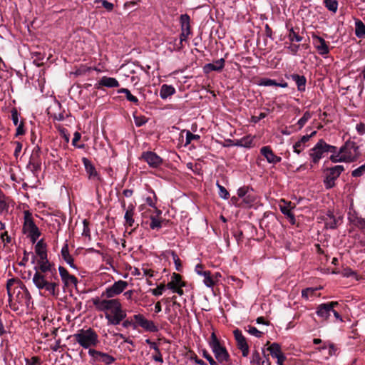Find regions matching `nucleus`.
<instances>
[{"instance_id": "f257e3e1", "label": "nucleus", "mask_w": 365, "mask_h": 365, "mask_svg": "<svg viewBox=\"0 0 365 365\" xmlns=\"http://www.w3.org/2000/svg\"><path fill=\"white\" fill-rule=\"evenodd\" d=\"M92 302L98 311L104 312L108 325H118L126 317V312L118 299H101L96 297Z\"/></svg>"}, {"instance_id": "f03ea898", "label": "nucleus", "mask_w": 365, "mask_h": 365, "mask_svg": "<svg viewBox=\"0 0 365 365\" xmlns=\"http://www.w3.org/2000/svg\"><path fill=\"white\" fill-rule=\"evenodd\" d=\"M35 273L32 277V282L39 291H44L47 295L56 297L59 293V279L51 274H43L38 272L37 267H34Z\"/></svg>"}, {"instance_id": "7ed1b4c3", "label": "nucleus", "mask_w": 365, "mask_h": 365, "mask_svg": "<svg viewBox=\"0 0 365 365\" xmlns=\"http://www.w3.org/2000/svg\"><path fill=\"white\" fill-rule=\"evenodd\" d=\"M359 156V146L354 141H347L340 148L339 150L331 154L330 160L336 163L340 162L351 163L356 160Z\"/></svg>"}, {"instance_id": "20e7f679", "label": "nucleus", "mask_w": 365, "mask_h": 365, "mask_svg": "<svg viewBox=\"0 0 365 365\" xmlns=\"http://www.w3.org/2000/svg\"><path fill=\"white\" fill-rule=\"evenodd\" d=\"M72 336L81 346L88 350L99 343L97 333L91 328L80 329Z\"/></svg>"}, {"instance_id": "39448f33", "label": "nucleus", "mask_w": 365, "mask_h": 365, "mask_svg": "<svg viewBox=\"0 0 365 365\" xmlns=\"http://www.w3.org/2000/svg\"><path fill=\"white\" fill-rule=\"evenodd\" d=\"M217 361L222 365H230V357L226 348L221 345L215 332H212L208 341Z\"/></svg>"}, {"instance_id": "423d86ee", "label": "nucleus", "mask_w": 365, "mask_h": 365, "mask_svg": "<svg viewBox=\"0 0 365 365\" xmlns=\"http://www.w3.org/2000/svg\"><path fill=\"white\" fill-rule=\"evenodd\" d=\"M23 232L30 238L33 243H35L41 235L38 227L34 222L32 214L29 210L24 211Z\"/></svg>"}, {"instance_id": "0eeeda50", "label": "nucleus", "mask_w": 365, "mask_h": 365, "mask_svg": "<svg viewBox=\"0 0 365 365\" xmlns=\"http://www.w3.org/2000/svg\"><path fill=\"white\" fill-rule=\"evenodd\" d=\"M336 152V147L327 144L324 140H319L317 144L309 150V156L314 164H317L324 157L325 153Z\"/></svg>"}, {"instance_id": "6e6552de", "label": "nucleus", "mask_w": 365, "mask_h": 365, "mask_svg": "<svg viewBox=\"0 0 365 365\" xmlns=\"http://www.w3.org/2000/svg\"><path fill=\"white\" fill-rule=\"evenodd\" d=\"M344 170L343 165H334L324 170V184L327 189H331L335 186L336 180Z\"/></svg>"}, {"instance_id": "1a4fd4ad", "label": "nucleus", "mask_w": 365, "mask_h": 365, "mask_svg": "<svg viewBox=\"0 0 365 365\" xmlns=\"http://www.w3.org/2000/svg\"><path fill=\"white\" fill-rule=\"evenodd\" d=\"M128 284L126 281L118 280L115 282L111 286L108 287L103 293L108 299H113V297L119 295L128 287Z\"/></svg>"}, {"instance_id": "9d476101", "label": "nucleus", "mask_w": 365, "mask_h": 365, "mask_svg": "<svg viewBox=\"0 0 365 365\" xmlns=\"http://www.w3.org/2000/svg\"><path fill=\"white\" fill-rule=\"evenodd\" d=\"M41 148L36 145L30 156L28 167L34 173H38L41 168Z\"/></svg>"}, {"instance_id": "9b49d317", "label": "nucleus", "mask_w": 365, "mask_h": 365, "mask_svg": "<svg viewBox=\"0 0 365 365\" xmlns=\"http://www.w3.org/2000/svg\"><path fill=\"white\" fill-rule=\"evenodd\" d=\"M88 354L91 357L93 363H103L106 365H109L115 361L114 357L108 354L93 349L88 350Z\"/></svg>"}, {"instance_id": "f8f14e48", "label": "nucleus", "mask_w": 365, "mask_h": 365, "mask_svg": "<svg viewBox=\"0 0 365 365\" xmlns=\"http://www.w3.org/2000/svg\"><path fill=\"white\" fill-rule=\"evenodd\" d=\"M133 319L137 325L142 327L145 331L150 332H156L158 331V327L155 323L151 320L147 319L143 314H135Z\"/></svg>"}, {"instance_id": "ddd939ff", "label": "nucleus", "mask_w": 365, "mask_h": 365, "mask_svg": "<svg viewBox=\"0 0 365 365\" xmlns=\"http://www.w3.org/2000/svg\"><path fill=\"white\" fill-rule=\"evenodd\" d=\"M336 305H338L337 302L321 304L317 307L316 314L322 320H328L333 308Z\"/></svg>"}, {"instance_id": "4468645a", "label": "nucleus", "mask_w": 365, "mask_h": 365, "mask_svg": "<svg viewBox=\"0 0 365 365\" xmlns=\"http://www.w3.org/2000/svg\"><path fill=\"white\" fill-rule=\"evenodd\" d=\"M233 334L237 341V346L242 351V355L244 357H247L249 354L250 349L245 337L243 336L242 331L237 329L233 331Z\"/></svg>"}, {"instance_id": "2eb2a0df", "label": "nucleus", "mask_w": 365, "mask_h": 365, "mask_svg": "<svg viewBox=\"0 0 365 365\" xmlns=\"http://www.w3.org/2000/svg\"><path fill=\"white\" fill-rule=\"evenodd\" d=\"M141 158L144 160L150 167L157 168L163 164V159L155 153L146 151L143 153Z\"/></svg>"}, {"instance_id": "dca6fc26", "label": "nucleus", "mask_w": 365, "mask_h": 365, "mask_svg": "<svg viewBox=\"0 0 365 365\" xmlns=\"http://www.w3.org/2000/svg\"><path fill=\"white\" fill-rule=\"evenodd\" d=\"M38 264L39 265L38 268L37 267L38 272H41L43 274H51L54 276L55 279L56 278V269L53 264L51 263L47 257L45 259H38Z\"/></svg>"}, {"instance_id": "f3484780", "label": "nucleus", "mask_w": 365, "mask_h": 365, "mask_svg": "<svg viewBox=\"0 0 365 365\" xmlns=\"http://www.w3.org/2000/svg\"><path fill=\"white\" fill-rule=\"evenodd\" d=\"M281 212L287 216L289 222L294 225L295 224L296 220L294 215L292 213V210L294 208V205H292L291 202L286 201L285 200H281L279 204Z\"/></svg>"}, {"instance_id": "a211bd4d", "label": "nucleus", "mask_w": 365, "mask_h": 365, "mask_svg": "<svg viewBox=\"0 0 365 365\" xmlns=\"http://www.w3.org/2000/svg\"><path fill=\"white\" fill-rule=\"evenodd\" d=\"M58 272H59V275L61 278V280H62L63 283L64 284V286H66V287H68V286H71V285L76 286V284L78 283L77 278L74 275L69 274V272L65 267H63L62 266H59Z\"/></svg>"}, {"instance_id": "6ab92c4d", "label": "nucleus", "mask_w": 365, "mask_h": 365, "mask_svg": "<svg viewBox=\"0 0 365 365\" xmlns=\"http://www.w3.org/2000/svg\"><path fill=\"white\" fill-rule=\"evenodd\" d=\"M134 213H135V207L133 205H130L128 207L127 210H125V215H124V226L128 227H133L132 230H135L138 224L135 223V219H134Z\"/></svg>"}, {"instance_id": "aec40b11", "label": "nucleus", "mask_w": 365, "mask_h": 365, "mask_svg": "<svg viewBox=\"0 0 365 365\" xmlns=\"http://www.w3.org/2000/svg\"><path fill=\"white\" fill-rule=\"evenodd\" d=\"M260 153L269 163L277 164L282 160V158L276 155L269 146H264L260 149Z\"/></svg>"}, {"instance_id": "412c9836", "label": "nucleus", "mask_w": 365, "mask_h": 365, "mask_svg": "<svg viewBox=\"0 0 365 365\" xmlns=\"http://www.w3.org/2000/svg\"><path fill=\"white\" fill-rule=\"evenodd\" d=\"M313 43L317 51L321 55H327L329 52V46L325 40L317 35L312 36Z\"/></svg>"}, {"instance_id": "4be33fe9", "label": "nucleus", "mask_w": 365, "mask_h": 365, "mask_svg": "<svg viewBox=\"0 0 365 365\" xmlns=\"http://www.w3.org/2000/svg\"><path fill=\"white\" fill-rule=\"evenodd\" d=\"M224 58L218 59L212 63H207L203 67L204 72L208 73L211 71H221L225 66Z\"/></svg>"}, {"instance_id": "5701e85b", "label": "nucleus", "mask_w": 365, "mask_h": 365, "mask_svg": "<svg viewBox=\"0 0 365 365\" xmlns=\"http://www.w3.org/2000/svg\"><path fill=\"white\" fill-rule=\"evenodd\" d=\"M82 162L85 167V170L88 175L89 179L98 180L99 178L98 173L92 163L86 158H83Z\"/></svg>"}, {"instance_id": "b1692460", "label": "nucleus", "mask_w": 365, "mask_h": 365, "mask_svg": "<svg viewBox=\"0 0 365 365\" xmlns=\"http://www.w3.org/2000/svg\"><path fill=\"white\" fill-rule=\"evenodd\" d=\"M317 133L316 131H313L310 135H303L300 140H299L293 146L294 152L299 154L306 147V143Z\"/></svg>"}, {"instance_id": "393cba45", "label": "nucleus", "mask_w": 365, "mask_h": 365, "mask_svg": "<svg viewBox=\"0 0 365 365\" xmlns=\"http://www.w3.org/2000/svg\"><path fill=\"white\" fill-rule=\"evenodd\" d=\"M120 84L118 80L115 78L103 76L98 81V88L104 86L107 88H117Z\"/></svg>"}, {"instance_id": "a878e982", "label": "nucleus", "mask_w": 365, "mask_h": 365, "mask_svg": "<svg viewBox=\"0 0 365 365\" xmlns=\"http://www.w3.org/2000/svg\"><path fill=\"white\" fill-rule=\"evenodd\" d=\"M61 256L63 259L73 269H77L76 266L74 264L73 258L69 254L68 251V245L67 243L64 244L61 248Z\"/></svg>"}, {"instance_id": "bb28decb", "label": "nucleus", "mask_w": 365, "mask_h": 365, "mask_svg": "<svg viewBox=\"0 0 365 365\" xmlns=\"http://www.w3.org/2000/svg\"><path fill=\"white\" fill-rule=\"evenodd\" d=\"M11 202L12 200L0 190V215L8 213L9 205Z\"/></svg>"}, {"instance_id": "cd10ccee", "label": "nucleus", "mask_w": 365, "mask_h": 365, "mask_svg": "<svg viewBox=\"0 0 365 365\" xmlns=\"http://www.w3.org/2000/svg\"><path fill=\"white\" fill-rule=\"evenodd\" d=\"M146 343L150 345V347L153 349L155 351L152 355V359L155 361L159 362L160 364L163 363V359L162 356V354L160 351V349L155 342L151 341L150 339L146 340Z\"/></svg>"}, {"instance_id": "c85d7f7f", "label": "nucleus", "mask_w": 365, "mask_h": 365, "mask_svg": "<svg viewBox=\"0 0 365 365\" xmlns=\"http://www.w3.org/2000/svg\"><path fill=\"white\" fill-rule=\"evenodd\" d=\"M183 286L184 283L182 282L181 276L179 274L175 273L172 275L170 282H169L166 285L168 289L170 290H173L177 287Z\"/></svg>"}, {"instance_id": "c756f323", "label": "nucleus", "mask_w": 365, "mask_h": 365, "mask_svg": "<svg viewBox=\"0 0 365 365\" xmlns=\"http://www.w3.org/2000/svg\"><path fill=\"white\" fill-rule=\"evenodd\" d=\"M291 78L295 82L299 91H304L306 89L307 79L304 76L292 74Z\"/></svg>"}, {"instance_id": "7c9ffc66", "label": "nucleus", "mask_w": 365, "mask_h": 365, "mask_svg": "<svg viewBox=\"0 0 365 365\" xmlns=\"http://www.w3.org/2000/svg\"><path fill=\"white\" fill-rule=\"evenodd\" d=\"M254 137L251 135L245 136L235 140L234 145L250 148L252 147Z\"/></svg>"}, {"instance_id": "2f4dec72", "label": "nucleus", "mask_w": 365, "mask_h": 365, "mask_svg": "<svg viewBox=\"0 0 365 365\" xmlns=\"http://www.w3.org/2000/svg\"><path fill=\"white\" fill-rule=\"evenodd\" d=\"M181 24V32L185 34H190V18L187 14H182L180 18Z\"/></svg>"}, {"instance_id": "473e14b6", "label": "nucleus", "mask_w": 365, "mask_h": 365, "mask_svg": "<svg viewBox=\"0 0 365 365\" xmlns=\"http://www.w3.org/2000/svg\"><path fill=\"white\" fill-rule=\"evenodd\" d=\"M175 93V88L171 85L163 84L160 90V97L166 99Z\"/></svg>"}, {"instance_id": "72a5a7b5", "label": "nucleus", "mask_w": 365, "mask_h": 365, "mask_svg": "<svg viewBox=\"0 0 365 365\" xmlns=\"http://www.w3.org/2000/svg\"><path fill=\"white\" fill-rule=\"evenodd\" d=\"M259 86H279L281 88H287L288 84L287 82L283 83H277L275 80L269 79V78H262L259 81Z\"/></svg>"}, {"instance_id": "f704fd0d", "label": "nucleus", "mask_w": 365, "mask_h": 365, "mask_svg": "<svg viewBox=\"0 0 365 365\" xmlns=\"http://www.w3.org/2000/svg\"><path fill=\"white\" fill-rule=\"evenodd\" d=\"M201 276L204 277L203 283L207 287H213L216 282L217 281V276L216 275L215 277L212 276L210 271H206L205 272H203V274Z\"/></svg>"}, {"instance_id": "c9c22d12", "label": "nucleus", "mask_w": 365, "mask_h": 365, "mask_svg": "<svg viewBox=\"0 0 365 365\" xmlns=\"http://www.w3.org/2000/svg\"><path fill=\"white\" fill-rule=\"evenodd\" d=\"M355 34L358 38L365 37V24L359 19L355 21Z\"/></svg>"}, {"instance_id": "e433bc0d", "label": "nucleus", "mask_w": 365, "mask_h": 365, "mask_svg": "<svg viewBox=\"0 0 365 365\" xmlns=\"http://www.w3.org/2000/svg\"><path fill=\"white\" fill-rule=\"evenodd\" d=\"M320 289H321V287H319V288L309 287V288L304 289L302 291V297L304 299H305L306 300H308L310 297H316L317 291Z\"/></svg>"}, {"instance_id": "4c0bfd02", "label": "nucleus", "mask_w": 365, "mask_h": 365, "mask_svg": "<svg viewBox=\"0 0 365 365\" xmlns=\"http://www.w3.org/2000/svg\"><path fill=\"white\" fill-rule=\"evenodd\" d=\"M268 351H269L271 356L273 358H276L280 354H283L281 351V347L279 344L273 343L268 347Z\"/></svg>"}, {"instance_id": "58836bf2", "label": "nucleus", "mask_w": 365, "mask_h": 365, "mask_svg": "<svg viewBox=\"0 0 365 365\" xmlns=\"http://www.w3.org/2000/svg\"><path fill=\"white\" fill-rule=\"evenodd\" d=\"M150 194L152 195H150V196H148L145 197V202L149 206L155 208L156 211L158 212V215H159L161 214V211L156 208L157 197L153 191H151Z\"/></svg>"}, {"instance_id": "ea45409f", "label": "nucleus", "mask_w": 365, "mask_h": 365, "mask_svg": "<svg viewBox=\"0 0 365 365\" xmlns=\"http://www.w3.org/2000/svg\"><path fill=\"white\" fill-rule=\"evenodd\" d=\"M118 93H124L128 101L133 103L135 105L138 104V98L132 95L130 91L128 88H120L118 91Z\"/></svg>"}, {"instance_id": "a19ab883", "label": "nucleus", "mask_w": 365, "mask_h": 365, "mask_svg": "<svg viewBox=\"0 0 365 365\" xmlns=\"http://www.w3.org/2000/svg\"><path fill=\"white\" fill-rule=\"evenodd\" d=\"M256 195L253 192L252 189L250 192L242 199L243 202L247 207H251L256 200Z\"/></svg>"}, {"instance_id": "79ce46f5", "label": "nucleus", "mask_w": 365, "mask_h": 365, "mask_svg": "<svg viewBox=\"0 0 365 365\" xmlns=\"http://www.w3.org/2000/svg\"><path fill=\"white\" fill-rule=\"evenodd\" d=\"M324 4L329 11L333 13L336 12L338 9V2L336 0H324Z\"/></svg>"}, {"instance_id": "37998d69", "label": "nucleus", "mask_w": 365, "mask_h": 365, "mask_svg": "<svg viewBox=\"0 0 365 365\" xmlns=\"http://www.w3.org/2000/svg\"><path fill=\"white\" fill-rule=\"evenodd\" d=\"M288 38L291 42H300L302 41V36H299L293 28H291L289 30Z\"/></svg>"}, {"instance_id": "c03bdc74", "label": "nucleus", "mask_w": 365, "mask_h": 365, "mask_svg": "<svg viewBox=\"0 0 365 365\" xmlns=\"http://www.w3.org/2000/svg\"><path fill=\"white\" fill-rule=\"evenodd\" d=\"M36 252L39 256V259H45L47 257V253L44 247L41 246V242L39 241L36 246Z\"/></svg>"}, {"instance_id": "a18cd8bd", "label": "nucleus", "mask_w": 365, "mask_h": 365, "mask_svg": "<svg viewBox=\"0 0 365 365\" xmlns=\"http://www.w3.org/2000/svg\"><path fill=\"white\" fill-rule=\"evenodd\" d=\"M150 227L152 230H159L162 227V222L155 216H150Z\"/></svg>"}, {"instance_id": "49530a36", "label": "nucleus", "mask_w": 365, "mask_h": 365, "mask_svg": "<svg viewBox=\"0 0 365 365\" xmlns=\"http://www.w3.org/2000/svg\"><path fill=\"white\" fill-rule=\"evenodd\" d=\"M250 363L253 365H259L261 363H264L262 361L259 353L257 351H254L252 354Z\"/></svg>"}, {"instance_id": "de8ad7c7", "label": "nucleus", "mask_w": 365, "mask_h": 365, "mask_svg": "<svg viewBox=\"0 0 365 365\" xmlns=\"http://www.w3.org/2000/svg\"><path fill=\"white\" fill-rule=\"evenodd\" d=\"M311 118L312 113L309 111H306L297 122L299 128H302Z\"/></svg>"}, {"instance_id": "09e8293b", "label": "nucleus", "mask_w": 365, "mask_h": 365, "mask_svg": "<svg viewBox=\"0 0 365 365\" xmlns=\"http://www.w3.org/2000/svg\"><path fill=\"white\" fill-rule=\"evenodd\" d=\"M246 331L251 335H253L257 338H260L262 335V332L259 331L256 327L252 326H247Z\"/></svg>"}, {"instance_id": "8fccbe9b", "label": "nucleus", "mask_w": 365, "mask_h": 365, "mask_svg": "<svg viewBox=\"0 0 365 365\" xmlns=\"http://www.w3.org/2000/svg\"><path fill=\"white\" fill-rule=\"evenodd\" d=\"M217 186L218 187V190H219V196L222 198V199H228L229 196H230V194L228 192V191L225 189V187H223L222 185H220L219 183H217Z\"/></svg>"}, {"instance_id": "3c124183", "label": "nucleus", "mask_w": 365, "mask_h": 365, "mask_svg": "<svg viewBox=\"0 0 365 365\" xmlns=\"http://www.w3.org/2000/svg\"><path fill=\"white\" fill-rule=\"evenodd\" d=\"M336 224L337 220L333 216H329L325 222V226L327 228L334 229L336 227Z\"/></svg>"}, {"instance_id": "603ef678", "label": "nucleus", "mask_w": 365, "mask_h": 365, "mask_svg": "<svg viewBox=\"0 0 365 365\" xmlns=\"http://www.w3.org/2000/svg\"><path fill=\"white\" fill-rule=\"evenodd\" d=\"M200 137L199 135L193 134L190 131H187L186 133V143L185 144H190L192 140H198Z\"/></svg>"}, {"instance_id": "864d4df0", "label": "nucleus", "mask_w": 365, "mask_h": 365, "mask_svg": "<svg viewBox=\"0 0 365 365\" xmlns=\"http://www.w3.org/2000/svg\"><path fill=\"white\" fill-rule=\"evenodd\" d=\"M202 355L208 361L210 365H218V363L212 358V356L207 352V351L205 349L202 350Z\"/></svg>"}, {"instance_id": "5fc2aeb1", "label": "nucleus", "mask_w": 365, "mask_h": 365, "mask_svg": "<svg viewBox=\"0 0 365 365\" xmlns=\"http://www.w3.org/2000/svg\"><path fill=\"white\" fill-rule=\"evenodd\" d=\"M252 189L247 186L241 187L237 190V195L240 198H244Z\"/></svg>"}, {"instance_id": "6e6d98bb", "label": "nucleus", "mask_w": 365, "mask_h": 365, "mask_svg": "<svg viewBox=\"0 0 365 365\" xmlns=\"http://www.w3.org/2000/svg\"><path fill=\"white\" fill-rule=\"evenodd\" d=\"M285 48H287L288 49L289 52L291 54L295 56L297 54V53L299 50L300 46L291 43L289 46H285Z\"/></svg>"}, {"instance_id": "4d7b16f0", "label": "nucleus", "mask_w": 365, "mask_h": 365, "mask_svg": "<svg viewBox=\"0 0 365 365\" xmlns=\"http://www.w3.org/2000/svg\"><path fill=\"white\" fill-rule=\"evenodd\" d=\"M365 173V163L358 168L354 170L351 173L353 177H360Z\"/></svg>"}, {"instance_id": "13d9d810", "label": "nucleus", "mask_w": 365, "mask_h": 365, "mask_svg": "<svg viewBox=\"0 0 365 365\" xmlns=\"http://www.w3.org/2000/svg\"><path fill=\"white\" fill-rule=\"evenodd\" d=\"M165 289V285L164 284H160L155 289H151V292L155 296H160L163 294Z\"/></svg>"}, {"instance_id": "bf43d9fd", "label": "nucleus", "mask_w": 365, "mask_h": 365, "mask_svg": "<svg viewBox=\"0 0 365 365\" xmlns=\"http://www.w3.org/2000/svg\"><path fill=\"white\" fill-rule=\"evenodd\" d=\"M26 365H41V361L38 356H33L30 359H26Z\"/></svg>"}, {"instance_id": "052dcab7", "label": "nucleus", "mask_w": 365, "mask_h": 365, "mask_svg": "<svg viewBox=\"0 0 365 365\" xmlns=\"http://www.w3.org/2000/svg\"><path fill=\"white\" fill-rule=\"evenodd\" d=\"M81 137V135L80 133L75 132V133L73 135V138L72 140L73 145L76 146V147H78L79 148H82L84 147V145H77V142L80 140Z\"/></svg>"}, {"instance_id": "680f3d73", "label": "nucleus", "mask_w": 365, "mask_h": 365, "mask_svg": "<svg viewBox=\"0 0 365 365\" xmlns=\"http://www.w3.org/2000/svg\"><path fill=\"white\" fill-rule=\"evenodd\" d=\"M356 226L363 232H365V219L359 217L355 221Z\"/></svg>"}, {"instance_id": "e2e57ef3", "label": "nucleus", "mask_w": 365, "mask_h": 365, "mask_svg": "<svg viewBox=\"0 0 365 365\" xmlns=\"http://www.w3.org/2000/svg\"><path fill=\"white\" fill-rule=\"evenodd\" d=\"M11 120L14 125H18L20 123H19V113L16 108H13L11 110Z\"/></svg>"}, {"instance_id": "0e129e2a", "label": "nucleus", "mask_w": 365, "mask_h": 365, "mask_svg": "<svg viewBox=\"0 0 365 365\" xmlns=\"http://www.w3.org/2000/svg\"><path fill=\"white\" fill-rule=\"evenodd\" d=\"M172 257H173V259L174 261V263L175 264V267H176V269L178 271H180V267H181V261L179 258V257L178 256V255L173 252H172Z\"/></svg>"}, {"instance_id": "69168bd1", "label": "nucleus", "mask_w": 365, "mask_h": 365, "mask_svg": "<svg viewBox=\"0 0 365 365\" xmlns=\"http://www.w3.org/2000/svg\"><path fill=\"white\" fill-rule=\"evenodd\" d=\"M96 2H101L102 6L107 10V11H112L113 9V4L106 0H96Z\"/></svg>"}, {"instance_id": "338daca9", "label": "nucleus", "mask_w": 365, "mask_h": 365, "mask_svg": "<svg viewBox=\"0 0 365 365\" xmlns=\"http://www.w3.org/2000/svg\"><path fill=\"white\" fill-rule=\"evenodd\" d=\"M267 116V114L264 113H260L259 115H253L251 118V122L254 123H258L260 120L264 118Z\"/></svg>"}, {"instance_id": "774afa93", "label": "nucleus", "mask_w": 365, "mask_h": 365, "mask_svg": "<svg viewBox=\"0 0 365 365\" xmlns=\"http://www.w3.org/2000/svg\"><path fill=\"white\" fill-rule=\"evenodd\" d=\"M356 130L359 135H362L365 134V124L363 123H359L356 124Z\"/></svg>"}]
</instances>
